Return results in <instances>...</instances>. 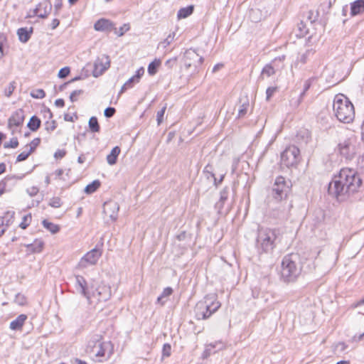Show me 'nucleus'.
Segmentation results:
<instances>
[{"instance_id": "nucleus-1", "label": "nucleus", "mask_w": 364, "mask_h": 364, "mask_svg": "<svg viewBox=\"0 0 364 364\" xmlns=\"http://www.w3.org/2000/svg\"><path fill=\"white\" fill-rule=\"evenodd\" d=\"M363 188V179L354 169L342 168L328 185V194L338 200H344L349 196L358 193Z\"/></svg>"}, {"instance_id": "nucleus-2", "label": "nucleus", "mask_w": 364, "mask_h": 364, "mask_svg": "<svg viewBox=\"0 0 364 364\" xmlns=\"http://www.w3.org/2000/svg\"><path fill=\"white\" fill-rule=\"evenodd\" d=\"M302 266L297 253H291L284 257L281 264V279L285 283L296 281L301 274Z\"/></svg>"}, {"instance_id": "nucleus-3", "label": "nucleus", "mask_w": 364, "mask_h": 364, "mask_svg": "<svg viewBox=\"0 0 364 364\" xmlns=\"http://www.w3.org/2000/svg\"><path fill=\"white\" fill-rule=\"evenodd\" d=\"M333 112L336 118L341 122L350 123L355 117L354 107L347 97L337 95L333 100Z\"/></svg>"}, {"instance_id": "nucleus-4", "label": "nucleus", "mask_w": 364, "mask_h": 364, "mask_svg": "<svg viewBox=\"0 0 364 364\" xmlns=\"http://www.w3.org/2000/svg\"><path fill=\"white\" fill-rule=\"evenodd\" d=\"M221 304L215 294L206 295L199 301L195 307L196 318L198 320L207 319L216 312Z\"/></svg>"}, {"instance_id": "nucleus-5", "label": "nucleus", "mask_w": 364, "mask_h": 364, "mask_svg": "<svg viewBox=\"0 0 364 364\" xmlns=\"http://www.w3.org/2000/svg\"><path fill=\"white\" fill-rule=\"evenodd\" d=\"M276 233L274 230L259 228L256 237L255 247L258 252H269L274 247Z\"/></svg>"}, {"instance_id": "nucleus-6", "label": "nucleus", "mask_w": 364, "mask_h": 364, "mask_svg": "<svg viewBox=\"0 0 364 364\" xmlns=\"http://www.w3.org/2000/svg\"><path fill=\"white\" fill-rule=\"evenodd\" d=\"M289 183L290 182L287 181L284 177H277L272 186V197L277 201L286 199L290 190Z\"/></svg>"}, {"instance_id": "nucleus-7", "label": "nucleus", "mask_w": 364, "mask_h": 364, "mask_svg": "<svg viewBox=\"0 0 364 364\" xmlns=\"http://www.w3.org/2000/svg\"><path fill=\"white\" fill-rule=\"evenodd\" d=\"M300 151L296 146H289L281 154V162L287 167L296 166L300 161Z\"/></svg>"}, {"instance_id": "nucleus-8", "label": "nucleus", "mask_w": 364, "mask_h": 364, "mask_svg": "<svg viewBox=\"0 0 364 364\" xmlns=\"http://www.w3.org/2000/svg\"><path fill=\"white\" fill-rule=\"evenodd\" d=\"M113 353V345L110 341H102L97 344V347L90 354L91 356L95 357L99 361L102 362L110 358Z\"/></svg>"}, {"instance_id": "nucleus-9", "label": "nucleus", "mask_w": 364, "mask_h": 364, "mask_svg": "<svg viewBox=\"0 0 364 364\" xmlns=\"http://www.w3.org/2000/svg\"><path fill=\"white\" fill-rule=\"evenodd\" d=\"M75 287L76 290L85 297L90 304L93 303V297L95 296V293L91 291L93 286L88 287L87 281L82 276H75Z\"/></svg>"}, {"instance_id": "nucleus-10", "label": "nucleus", "mask_w": 364, "mask_h": 364, "mask_svg": "<svg viewBox=\"0 0 364 364\" xmlns=\"http://www.w3.org/2000/svg\"><path fill=\"white\" fill-rule=\"evenodd\" d=\"M102 255V251L95 247L87 252L80 260L78 267L87 268L88 266L95 265Z\"/></svg>"}, {"instance_id": "nucleus-11", "label": "nucleus", "mask_w": 364, "mask_h": 364, "mask_svg": "<svg viewBox=\"0 0 364 364\" xmlns=\"http://www.w3.org/2000/svg\"><path fill=\"white\" fill-rule=\"evenodd\" d=\"M183 62L186 68H189L191 66L197 68L203 63V58L196 50L189 48L184 53Z\"/></svg>"}, {"instance_id": "nucleus-12", "label": "nucleus", "mask_w": 364, "mask_h": 364, "mask_svg": "<svg viewBox=\"0 0 364 364\" xmlns=\"http://www.w3.org/2000/svg\"><path fill=\"white\" fill-rule=\"evenodd\" d=\"M51 9L52 5L50 2L48 0H44L40 2L34 9L29 11L27 17L32 18L36 16L39 18H45L48 16Z\"/></svg>"}, {"instance_id": "nucleus-13", "label": "nucleus", "mask_w": 364, "mask_h": 364, "mask_svg": "<svg viewBox=\"0 0 364 364\" xmlns=\"http://www.w3.org/2000/svg\"><path fill=\"white\" fill-rule=\"evenodd\" d=\"M110 66V60L108 55H102L98 56L94 63L92 75L97 77L100 76Z\"/></svg>"}, {"instance_id": "nucleus-14", "label": "nucleus", "mask_w": 364, "mask_h": 364, "mask_svg": "<svg viewBox=\"0 0 364 364\" xmlns=\"http://www.w3.org/2000/svg\"><path fill=\"white\" fill-rule=\"evenodd\" d=\"M24 118V112L21 109L16 110L11 114L8 121V126L11 130L12 134L17 132L18 128L23 124Z\"/></svg>"}, {"instance_id": "nucleus-15", "label": "nucleus", "mask_w": 364, "mask_h": 364, "mask_svg": "<svg viewBox=\"0 0 364 364\" xmlns=\"http://www.w3.org/2000/svg\"><path fill=\"white\" fill-rule=\"evenodd\" d=\"M338 151L346 159H351L355 154V147L350 139L345 140L338 145Z\"/></svg>"}, {"instance_id": "nucleus-16", "label": "nucleus", "mask_w": 364, "mask_h": 364, "mask_svg": "<svg viewBox=\"0 0 364 364\" xmlns=\"http://www.w3.org/2000/svg\"><path fill=\"white\" fill-rule=\"evenodd\" d=\"M95 296L93 300L96 299L97 301H106L111 297V288L110 287L101 284H99L95 289H92Z\"/></svg>"}, {"instance_id": "nucleus-17", "label": "nucleus", "mask_w": 364, "mask_h": 364, "mask_svg": "<svg viewBox=\"0 0 364 364\" xmlns=\"http://www.w3.org/2000/svg\"><path fill=\"white\" fill-rule=\"evenodd\" d=\"M119 210V206L115 201H107L103 205V213L112 221H115L117 220Z\"/></svg>"}, {"instance_id": "nucleus-18", "label": "nucleus", "mask_w": 364, "mask_h": 364, "mask_svg": "<svg viewBox=\"0 0 364 364\" xmlns=\"http://www.w3.org/2000/svg\"><path fill=\"white\" fill-rule=\"evenodd\" d=\"M284 59V56L279 57L278 58H275L270 63L267 64L262 70L260 78L264 79V77H269L274 75L277 69V66L276 65L277 61L279 60L282 62Z\"/></svg>"}, {"instance_id": "nucleus-19", "label": "nucleus", "mask_w": 364, "mask_h": 364, "mask_svg": "<svg viewBox=\"0 0 364 364\" xmlns=\"http://www.w3.org/2000/svg\"><path fill=\"white\" fill-rule=\"evenodd\" d=\"M102 341V336L101 334L96 333L92 335L86 346V352L91 354L97 348V344H100Z\"/></svg>"}, {"instance_id": "nucleus-20", "label": "nucleus", "mask_w": 364, "mask_h": 364, "mask_svg": "<svg viewBox=\"0 0 364 364\" xmlns=\"http://www.w3.org/2000/svg\"><path fill=\"white\" fill-rule=\"evenodd\" d=\"M27 318L26 314H20L16 319L10 323L9 328L13 331L21 330Z\"/></svg>"}, {"instance_id": "nucleus-21", "label": "nucleus", "mask_w": 364, "mask_h": 364, "mask_svg": "<svg viewBox=\"0 0 364 364\" xmlns=\"http://www.w3.org/2000/svg\"><path fill=\"white\" fill-rule=\"evenodd\" d=\"M44 243L41 240L36 239L33 243L26 245L28 253H39L42 251Z\"/></svg>"}, {"instance_id": "nucleus-22", "label": "nucleus", "mask_w": 364, "mask_h": 364, "mask_svg": "<svg viewBox=\"0 0 364 364\" xmlns=\"http://www.w3.org/2000/svg\"><path fill=\"white\" fill-rule=\"evenodd\" d=\"M364 12V0H356L350 4V14L356 16Z\"/></svg>"}, {"instance_id": "nucleus-23", "label": "nucleus", "mask_w": 364, "mask_h": 364, "mask_svg": "<svg viewBox=\"0 0 364 364\" xmlns=\"http://www.w3.org/2000/svg\"><path fill=\"white\" fill-rule=\"evenodd\" d=\"M33 33V28H21L17 31V34L20 41L22 43H26L31 38V35Z\"/></svg>"}, {"instance_id": "nucleus-24", "label": "nucleus", "mask_w": 364, "mask_h": 364, "mask_svg": "<svg viewBox=\"0 0 364 364\" xmlns=\"http://www.w3.org/2000/svg\"><path fill=\"white\" fill-rule=\"evenodd\" d=\"M112 27V23L109 20L104 18L97 21L94 25L95 29L100 31L110 30Z\"/></svg>"}, {"instance_id": "nucleus-25", "label": "nucleus", "mask_w": 364, "mask_h": 364, "mask_svg": "<svg viewBox=\"0 0 364 364\" xmlns=\"http://www.w3.org/2000/svg\"><path fill=\"white\" fill-rule=\"evenodd\" d=\"M121 152V149L118 146H114L109 154L107 156V161L109 165H114L117 163V157Z\"/></svg>"}, {"instance_id": "nucleus-26", "label": "nucleus", "mask_w": 364, "mask_h": 364, "mask_svg": "<svg viewBox=\"0 0 364 364\" xmlns=\"http://www.w3.org/2000/svg\"><path fill=\"white\" fill-rule=\"evenodd\" d=\"M225 348V344L221 341H215L214 343H210L207 345L205 348V353L209 355L211 353H214L218 350H223Z\"/></svg>"}, {"instance_id": "nucleus-27", "label": "nucleus", "mask_w": 364, "mask_h": 364, "mask_svg": "<svg viewBox=\"0 0 364 364\" xmlns=\"http://www.w3.org/2000/svg\"><path fill=\"white\" fill-rule=\"evenodd\" d=\"M296 136L298 141L306 144L311 138V134L308 129H303L297 132Z\"/></svg>"}, {"instance_id": "nucleus-28", "label": "nucleus", "mask_w": 364, "mask_h": 364, "mask_svg": "<svg viewBox=\"0 0 364 364\" xmlns=\"http://www.w3.org/2000/svg\"><path fill=\"white\" fill-rule=\"evenodd\" d=\"M194 7L193 6H188L187 7L181 8L179 9L177 14V17L178 19L185 18L192 14L193 12Z\"/></svg>"}, {"instance_id": "nucleus-29", "label": "nucleus", "mask_w": 364, "mask_h": 364, "mask_svg": "<svg viewBox=\"0 0 364 364\" xmlns=\"http://www.w3.org/2000/svg\"><path fill=\"white\" fill-rule=\"evenodd\" d=\"M27 126L31 131L36 132L41 126V120L36 116H33L30 119Z\"/></svg>"}, {"instance_id": "nucleus-30", "label": "nucleus", "mask_w": 364, "mask_h": 364, "mask_svg": "<svg viewBox=\"0 0 364 364\" xmlns=\"http://www.w3.org/2000/svg\"><path fill=\"white\" fill-rule=\"evenodd\" d=\"M161 65V60L159 59H155L154 61L149 63L148 66V73L150 75H154L157 73V70Z\"/></svg>"}, {"instance_id": "nucleus-31", "label": "nucleus", "mask_w": 364, "mask_h": 364, "mask_svg": "<svg viewBox=\"0 0 364 364\" xmlns=\"http://www.w3.org/2000/svg\"><path fill=\"white\" fill-rule=\"evenodd\" d=\"M88 126L92 132H99L100 127L96 117H92L89 119Z\"/></svg>"}, {"instance_id": "nucleus-32", "label": "nucleus", "mask_w": 364, "mask_h": 364, "mask_svg": "<svg viewBox=\"0 0 364 364\" xmlns=\"http://www.w3.org/2000/svg\"><path fill=\"white\" fill-rule=\"evenodd\" d=\"M100 186V182L98 180L92 181L91 183L86 186L85 188V192L87 194H91L95 192L97 188Z\"/></svg>"}, {"instance_id": "nucleus-33", "label": "nucleus", "mask_w": 364, "mask_h": 364, "mask_svg": "<svg viewBox=\"0 0 364 364\" xmlns=\"http://www.w3.org/2000/svg\"><path fill=\"white\" fill-rule=\"evenodd\" d=\"M172 292L173 289L171 287L165 288L161 294L157 299L158 303H160L161 305H164L166 302V300H164V299L169 296L172 294Z\"/></svg>"}, {"instance_id": "nucleus-34", "label": "nucleus", "mask_w": 364, "mask_h": 364, "mask_svg": "<svg viewBox=\"0 0 364 364\" xmlns=\"http://www.w3.org/2000/svg\"><path fill=\"white\" fill-rule=\"evenodd\" d=\"M43 225L45 228L48 230L52 233H56L60 230L59 227L57 225L50 223L46 220L43 221Z\"/></svg>"}, {"instance_id": "nucleus-35", "label": "nucleus", "mask_w": 364, "mask_h": 364, "mask_svg": "<svg viewBox=\"0 0 364 364\" xmlns=\"http://www.w3.org/2000/svg\"><path fill=\"white\" fill-rule=\"evenodd\" d=\"M227 198L228 191L225 190L222 191L220 192V200L215 205L216 208L220 210L223 208L224 202L227 200Z\"/></svg>"}, {"instance_id": "nucleus-36", "label": "nucleus", "mask_w": 364, "mask_h": 364, "mask_svg": "<svg viewBox=\"0 0 364 364\" xmlns=\"http://www.w3.org/2000/svg\"><path fill=\"white\" fill-rule=\"evenodd\" d=\"M31 96L35 99H42L46 96V93L42 89H36L31 92Z\"/></svg>"}, {"instance_id": "nucleus-37", "label": "nucleus", "mask_w": 364, "mask_h": 364, "mask_svg": "<svg viewBox=\"0 0 364 364\" xmlns=\"http://www.w3.org/2000/svg\"><path fill=\"white\" fill-rule=\"evenodd\" d=\"M48 204L52 208H58L62 205L63 203H62L60 198L53 197L52 198L50 199Z\"/></svg>"}, {"instance_id": "nucleus-38", "label": "nucleus", "mask_w": 364, "mask_h": 364, "mask_svg": "<svg viewBox=\"0 0 364 364\" xmlns=\"http://www.w3.org/2000/svg\"><path fill=\"white\" fill-rule=\"evenodd\" d=\"M41 139L39 138H35L31 141V142L28 145H26V148L28 151H31V153H32L36 149V148L39 145Z\"/></svg>"}, {"instance_id": "nucleus-39", "label": "nucleus", "mask_w": 364, "mask_h": 364, "mask_svg": "<svg viewBox=\"0 0 364 364\" xmlns=\"http://www.w3.org/2000/svg\"><path fill=\"white\" fill-rule=\"evenodd\" d=\"M249 105H249L248 101L242 103L240 105V109L238 110V117H242L246 114L248 107H249Z\"/></svg>"}, {"instance_id": "nucleus-40", "label": "nucleus", "mask_w": 364, "mask_h": 364, "mask_svg": "<svg viewBox=\"0 0 364 364\" xmlns=\"http://www.w3.org/2000/svg\"><path fill=\"white\" fill-rule=\"evenodd\" d=\"M14 302L19 306H24L26 304V298L23 294L18 293L15 296Z\"/></svg>"}, {"instance_id": "nucleus-41", "label": "nucleus", "mask_w": 364, "mask_h": 364, "mask_svg": "<svg viewBox=\"0 0 364 364\" xmlns=\"http://www.w3.org/2000/svg\"><path fill=\"white\" fill-rule=\"evenodd\" d=\"M14 211H7L5 213L4 216L3 217L4 218V222L8 223L9 225H10L14 221Z\"/></svg>"}, {"instance_id": "nucleus-42", "label": "nucleus", "mask_w": 364, "mask_h": 364, "mask_svg": "<svg viewBox=\"0 0 364 364\" xmlns=\"http://www.w3.org/2000/svg\"><path fill=\"white\" fill-rule=\"evenodd\" d=\"M312 79L309 78L308 80H306L304 82V90L303 92L301 93L300 95V97H299V102H298V105L300 103V102L301 101L302 98H303V96L304 95L305 92L309 89V87H311V82H312Z\"/></svg>"}, {"instance_id": "nucleus-43", "label": "nucleus", "mask_w": 364, "mask_h": 364, "mask_svg": "<svg viewBox=\"0 0 364 364\" xmlns=\"http://www.w3.org/2000/svg\"><path fill=\"white\" fill-rule=\"evenodd\" d=\"M31 220V214L26 215L23 217L22 222L20 223L19 226L22 229H26L29 225Z\"/></svg>"}, {"instance_id": "nucleus-44", "label": "nucleus", "mask_w": 364, "mask_h": 364, "mask_svg": "<svg viewBox=\"0 0 364 364\" xmlns=\"http://www.w3.org/2000/svg\"><path fill=\"white\" fill-rule=\"evenodd\" d=\"M18 145V141L16 137L12 138L9 142H6L4 144V148H16Z\"/></svg>"}, {"instance_id": "nucleus-45", "label": "nucleus", "mask_w": 364, "mask_h": 364, "mask_svg": "<svg viewBox=\"0 0 364 364\" xmlns=\"http://www.w3.org/2000/svg\"><path fill=\"white\" fill-rule=\"evenodd\" d=\"M16 88L15 82H11L9 83V85L5 88L4 90V94L6 97H10L12 93L14 92V90Z\"/></svg>"}, {"instance_id": "nucleus-46", "label": "nucleus", "mask_w": 364, "mask_h": 364, "mask_svg": "<svg viewBox=\"0 0 364 364\" xmlns=\"http://www.w3.org/2000/svg\"><path fill=\"white\" fill-rule=\"evenodd\" d=\"M314 53V51L312 49L307 50L304 53H303L301 55L299 61L303 64L305 63L307 60L308 57L312 55Z\"/></svg>"}, {"instance_id": "nucleus-47", "label": "nucleus", "mask_w": 364, "mask_h": 364, "mask_svg": "<svg viewBox=\"0 0 364 364\" xmlns=\"http://www.w3.org/2000/svg\"><path fill=\"white\" fill-rule=\"evenodd\" d=\"M176 33L174 32L170 33L166 38L161 43L164 48L169 46L174 40Z\"/></svg>"}, {"instance_id": "nucleus-48", "label": "nucleus", "mask_w": 364, "mask_h": 364, "mask_svg": "<svg viewBox=\"0 0 364 364\" xmlns=\"http://www.w3.org/2000/svg\"><path fill=\"white\" fill-rule=\"evenodd\" d=\"M166 109V106L163 107L159 111L157 112L156 119L158 125L161 124L163 122L164 115Z\"/></svg>"}, {"instance_id": "nucleus-49", "label": "nucleus", "mask_w": 364, "mask_h": 364, "mask_svg": "<svg viewBox=\"0 0 364 364\" xmlns=\"http://www.w3.org/2000/svg\"><path fill=\"white\" fill-rule=\"evenodd\" d=\"M31 154V151H28V149L26 151H23V152L18 155L16 158V161L20 162L26 160Z\"/></svg>"}, {"instance_id": "nucleus-50", "label": "nucleus", "mask_w": 364, "mask_h": 364, "mask_svg": "<svg viewBox=\"0 0 364 364\" xmlns=\"http://www.w3.org/2000/svg\"><path fill=\"white\" fill-rule=\"evenodd\" d=\"M83 91L82 90H76L71 92L70 95V100L71 102H74L77 100V97L82 95Z\"/></svg>"}, {"instance_id": "nucleus-51", "label": "nucleus", "mask_w": 364, "mask_h": 364, "mask_svg": "<svg viewBox=\"0 0 364 364\" xmlns=\"http://www.w3.org/2000/svg\"><path fill=\"white\" fill-rule=\"evenodd\" d=\"M70 68L68 67H65L61 68L58 72V77L60 78H64L67 77L70 73Z\"/></svg>"}, {"instance_id": "nucleus-52", "label": "nucleus", "mask_w": 364, "mask_h": 364, "mask_svg": "<svg viewBox=\"0 0 364 364\" xmlns=\"http://www.w3.org/2000/svg\"><path fill=\"white\" fill-rule=\"evenodd\" d=\"M9 226V225H8V223L4 222V218H0V236L4 235V233L5 232L6 230V228Z\"/></svg>"}, {"instance_id": "nucleus-53", "label": "nucleus", "mask_w": 364, "mask_h": 364, "mask_svg": "<svg viewBox=\"0 0 364 364\" xmlns=\"http://www.w3.org/2000/svg\"><path fill=\"white\" fill-rule=\"evenodd\" d=\"M176 63L177 58H170L165 62V66L168 69H171L176 65Z\"/></svg>"}, {"instance_id": "nucleus-54", "label": "nucleus", "mask_w": 364, "mask_h": 364, "mask_svg": "<svg viewBox=\"0 0 364 364\" xmlns=\"http://www.w3.org/2000/svg\"><path fill=\"white\" fill-rule=\"evenodd\" d=\"M45 125H46V129L48 132H52V131L55 130L56 128V122L54 120L50 121V122H46Z\"/></svg>"}, {"instance_id": "nucleus-55", "label": "nucleus", "mask_w": 364, "mask_h": 364, "mask_svg": "<svg viewBox=\"0 0 364 364\" xmlns=\"http://www.w3.org/2000/svg\"><path fill=\"white\" fill-rule=\"evenodd\" d=\"M316 220H315V223L317 224V223H319L321 222H322L324 219V214H323V212L322 211V210L319 209V210H317L316 211Z\"/></svg>"}, {"instance_id": "nucleus-56", "label": "nucleus", "mask_w": 364, "mask_h": 364, "mask_svg": "<svg viewBox=\"0 0 364 364\" xmlns=\"http://www.w3.org/2000/svg\"><path fill=\"white\" fill-rule=\"evenodd\" d=\"M204 172L206 173H208L210 174V176L211 177H213L214 178V181H215V185H217V182H216V178L215 177V174L213 172V167L210 164H208L205 168H204Z\"/></svg>"}, {"instance_id": "nucleus-57", "label": "nucleus", "mask_w": 364, "mask_h": 364, "mask_svg": "<svg viewBox=\"0 0 364 364\" xmlns=\"http://www.w3.org/2000/svg\"><path fill=\"white\" fill-rule=\"evenodd\" d=\"M116 110L114 107H107L105 109L104 114L106 117L110 118L114 114Z\"/></svg>"}, {"instance_id": "nucleus-58", "label": "nucleus", "mask_w": 364, "mask_h": 364, "mask_svg": "<svg viewBox=\"0 0 364 364\" xmlns=\"http://www.w3.org/2000/svg\"><path fill=\"white\" fill-rule=\"evenodd\" d=\"M129 29V26L124 24L123 26L119 27L118 31H115V33L119 36H122L124 35V33L127 31Z\"/></svg>"}, {"instance_id": "nucleus-59", "label": "nucleus", "mask_w": 364, "mask_h": 364, "mask_svg": "<svg viewBox=\"0 0 364 364\" xmlns=\"http://www.w3.org/2000/svg\"><path fill=\"white\" fill-rule=\"evenodd\" d=\"M66 154V151L64 149H58L54 154V157L56 159H63Z\"/></svg>"}, {"instance_id": "nucleus-60", "label": "nucleus", "mask_w": 364, "mask_h": 364, "mask_svg": "<svg viewBox=\"0 0 364 364\" xmlns=\"http://www.w3.org/2000/svg\"><path fill=\"white\" fill-rule=\"evenodd\" d=\"M171 347L169 344L165 343L163 346V355L169 356L171 355Z\"/></svg>"}, {"instance_id": "nucleus-61", "label": "nucleus", "mask_w": 364, "mask_h": 364, "mask_svg": "<svg viewBox=\"0 0 364 364\" xmlns=\"http://www.w3.org/2000/svg\"><path fill=\"white\" fill-rule=\"evenodd\" d=\"M139 82V80H138L134 76H132L125 82V87L129 86L131 88L133 87L134 83H138Z\"/></svg>"}, {"instance_id": "nucleus-62", "label": "nucleus", "mask_w": 364, "mask_h": 364, "mask_svg": "<svg viewBox=\"0 0 364 364\" xmlns=\"http://www.w3.org/2000/svg\"><path fill=\"white\" fill-rule=\"evenodd\" d=\"M38 188L36 186H32L26 190V192L30 196H35L38 193Z\"/></svg>"}, {"instance_id": "nucleus-63", "label": "nucleus", "mask_w": 364, "mask_h": 364, "mask_svg": "<svg viewBox=\"0 0 364 364\" xmlns=\"http://www.w3.org/2000/svg\"><path fill=\"white\" fill-rule=\"evenodd\" d=\"M276 91V87H269L266 90L267 100H269L270 97L274 95Z\"/></svg>"}, {"instance_id": "nucleus-64", "label": "nucleus", "mask_w": 364, "mask_h": 364, "mask_svg": "<svg viewBox=\"0 0 364 364\" xmlns=\"http://www.w3.org/2000/svg\"><path fill=\"white\" fill-rule=\"evenodd\" d=\"M6 184L7 181L6 178L0 181V196L5 193Z\"/></svg>"}]
</instances>
